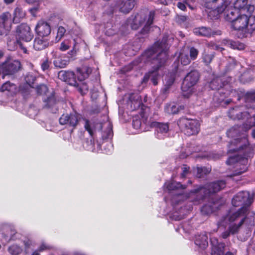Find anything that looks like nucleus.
Listing matches in <instances>:
<instances>
[{
  "label": "nucleus",
  "instance_id": "obj_25",
  "mask_svg": "<svg viewBox=\"0 0 255 255\" xmlns=\"http://www.w3.org/2000/svg\"><path fill=\"white\" fill-rule=\"evenodd\" d=\"M184 106L177 105L174 103L167 104L164 108L165 112L169 114H176L184 109Z\"/></svg>",
  "mask_w": 255,
  "mask_h": 255
},
{
  "label": "nucleus",
  "instance_id": "obj_13",
  "mask_svg": "<svg viewBox=\"0 0 255 255\" xmlns=\"http://www.w3.org/2000/svg\"><path fill=\"white\" fill-rule=\"evenodd\" d=\"M79 116L76 113L63 114L59 119L60 125L75 128L78 125Z\"/></svg>",
  "mask_w": 255,
  "mask_h": 255
},
{
  "label": "nucleus",
  "instance_id": "obj_45",
  "mask_svg": "<svg viewBox=\"0 0 255 255\" xmlns=\"http://www.w3.org/2000/svg\"><path fill=\"white\" fill-rule=\"evenodd\" d=\"M210 171V169L205 167H201L197 168V173L199 177H201L204 174H207Z\"/></svg>",
  "mask_w": 255,
  "mask_h": 255
},
{
  "label": "nucleus",
  "instance_id": "obj_37",
  "mask_svg": "<svg viewBox=\"0 0 255 255\" xmlns=\"http://www.w3.org/2000/svg\"><path fill=\"white\" fill-rule=\"evenodd\" d=\"M16 89V86L15 84L10 83V82H6L4 83L1 88L2 91H7L11 92H15Z\"/></svg>",
  "mask_w": 255,
  "mask_h": 255
},
{
  "label": "nucleus",
  "instance_id": "obj_34",
  "mask_svg": "<svg viewBox=\"0 0 255 255\" xmlns=\"http://www.w3.org/2000/svg\"><path fill=\"white\" fill-rule=\"evenodd\" d=\"M223 85L222 80L220 78L214 79L210 83V87L213 90H219Z\"/></svg>",
  "mask_w": 255,
  "mask_h": 255
},
{
  "label": "nucleus",
  "instance_id": "obj_12",
  "mask_svg": "<svg viewBox=\"0 0 255 255\" xmlns=\"http://www.w3.org/2000/svg\"><path fill=\"white\" fill-rule=\"evenodd\" d=\"M13 18L11 14L5 12L0 15V35H7L11 29Z\"/></svg>",
  "mask_w": 255,
  "mask_h": 255
},
{
  "label": "nucleus",
  "instance_id": "obj_2",
  "mask_svg": "<svg viewBox=\"0 0 255 255\" xmlns=\"http://www.w3.org/2000/svg\"><path fill=\"white\" fill-rule=\"evenodd\" d=\"M168 37L163 36L161 42H157L150 48L146 50L137 60L133 62L134 65H138L142 61L144 63L150 62L152 67L157 71L162 66L167 59Z\"/></svg>",
  "mask_w": 255,
  "mask_h": 255
},
{
  "label": "nucleus",
  "instance_id": "obj_44",
  "mask_svg": "<svg viewBox=\"0 0 255 255\" xmlns=\"http://www.w3.org/2000/svg\"><path fill=\"white\" fill-rule=\"evenodd\" d=\"M36 92L40 95L46 94L48 92V88L44 84H40L36 88Z\"/></svg>",
  "mask_w": 255,
  "mask_h": 255
},
{
  "label": "nucleus",
  "instance_id": "obj_33",
  "mask_svg": "<svg viewBox=\"0 0 255 255\" xmlns=\"http://www.w3.org/2000/svg\"><path fill=\"white\" fill-rule=\"evenodd\" d=\"M69 60L66 59L63 56H60L56 58L53 61L55 67L58 68H64L69 63Z\"/></svg>",
  "mask_w": 255,
  "mask_h": 255
},
{
  "label": "nucleus",
  "instance_id": "obj_55",
  "mask_svg": "<svg viewBox=\"0 0 255 255\" xmlns=\"http://www.w3.org/2000/svg\"><path fill=\"white\" fill-rule=\"evenodd\" d=\"M181 169L182 173L181 174V176L182 178H184L189 171V167L187 166V165H184L181 167Z\"/></svg>",
  "mask_w": 255,
  "mask_h": 255
},
{
  "label": "nucleus",
  "instance_id": "obj_18",
  "mask_svg": "<svg viewBox=\"0 0 255 255\" xmlns=\"http://www.w3.org/2000/svg\"><path fill=\"white\" fill-rule=\"evenodd\" d=\"M58 77L69 85L78 86L75 74L72 71H60L58 74Z\"/></svg>",
  "mask_w": 255,
  "mask_h": 255
},
{
  "label": "nucleus",
  "instance_id": "obj_50",
  "mask_svg": "<svg viewBox=\"0 0 255 255\" xmlns=\"http://www.w3.org/2000/svg\"><path fill=\"white\" fill-rule=\"evenodd\" d=\"M198 50L194 47H191L190 49V57L192 60H195L198 55Z\"/></svg>",
  "mask_w": 255,
  "mask_h": 255
},
{
  "label": "nucleus",
  "instance_id": "obj_42",
  "mask_svg": "<svg viewBox=\"0 0 255 255\" xmlns=\"http://www.w3.org/2000/svg\"><path fill=\"white\" fill-rule=\"evenodd\" d=\"M165 87L164 89L165 92L167 91L169 87L172 85L174 83L175 78L173 75H171L169 77H167L165 79Z\"/></svg>",
  "mask_w": 255,
  "mask_h": 255
},
{
  "label": "nucleus",
  "instance_id": "obj_46",
  "mask_svg": "<svg viewBox=\"0 0 255 255\" xmlns=\"http://www.w3.org/2000/svg\"><path fill=\"white\" fill-rule=\"evenodd\" d=\"M130 99L131 100V104H134V108L139 107L140 106V97L138 95H136L133 98H132V96H130Z\"/></svg>",
  "mask_w": 255,
  "mask_h": 255
},
{
  "label": "nucleus",
  "instance_id": "obj_43",
  "mask_svg": "<svg viewBox=\"0 0 255 255\" xmlns=\"http://www.w3.org/2000/svg\"><path fill=\"white\" fill-rule=\"evenodd\" d=\"M244 223H239L238 224H235L231 225L229 227V229L230 231V233H231V234L234 235V234L237 233L238 232L240 227L242 226V225Z\"/></svg>",
  "mask_w": 255,
  "mask_h": 255
},
{
  "label": "nucleus",
  "instance_id": "obj_20",
  "mask_svg": "<svg viewBox=\"0 0 255 255\" xmlns=\"http://www.w3.org/2000/svg\"><path fill=\"white\" fill-rule=\"evenodd\" d=\"M155 134L159 139L163 138L169 130V126L167 123H155Z\"/></svg>",
  "mask_w": 255,
  "mask_h": 255
},
{
  "label": "nucleus",
  "instance_id": "obj_59",
  "mask_svg": "<svg viewBox=\"0 0 255 255\" xmlns=\"http://www.w3.org/2000/svg\"><path fill=\"white\" fill-rule=\"evenodd\" d=\"M17 42V44L19 45V47L22 50L23 52L24 53H27V50L26 48L23 45L22 42L18 41Z\"/></svg>",
  "mask_w": 255,
  "mask_h": 255
},
{
  "label": "nucleus",
  "instance_id": "obj_57",
  "mask_svg": "<svg viewBox=\"0 0 255 255\" xmlns=\"http://www.w3.org/2000/svg\"><path fill=\"white\" fill-rule=\"evenodd\" d=\"M70 46L66 43V41H64L61 43L60 49L62 51H65L69 48Z\"/></svg>",
  "mask_w": 255,
  "mask_h": 255
},
{
  "label": "nucleus",
  "instance_id": "obj_64",
  "mask_svg": "<svg viewBox=\"0 0 255 255\" xmlns=\"http://www.w3.org/2000/svg\"><path fill=\"white\" fill-rule=\"evenodd\" d=\"M26 1L29 3H34L35 2H38L40 0H25Z\"/></svg>",
  "mask_w": 255,
  "mask_h": 255
},
{
  "label": "nucleus",
  "instance_id": "obj_52",
  "mask_svg": "<svg viewBox=\"0 0 255 255\" xmlns=\"http://www.w3.org/2000/svg\"><path fill=\"white\" fill-rule=\"evenodd\" d=\"M51 62L47 58L44 60L41 64V68L43 71L48 70L49 68Z\"/></svg>",
  "mask_w": 255,
  "mask_h": 255
},
{
  "label": "nucleus",
  "instance_id": "obj_19",
  "mask_svg": "<svg viewBox=\"0 0 255 255\" xmlns=\"http://www.w3.org/2000/svg\"><path fill=\"white\" fill-rule=\"evenodd\" d=\"M35 31L37 34L40 36H47L51 32V27L47 22L40 21L36 25Z\"/></svg>",
  "mask_w": 255,
  "mask_h": 255
},
{
  "label": "nucleus",
  "instance_id": "obj_16",
  "mask_svg": "<svg viewBox=\"0 0 255 255\" xmlns=\"http://www.w3.org/2000/svg\"><path fill=\"white\" fill-rule=\"evenodd\" d=\"M206 7L216 11L218 14L221 13L225 10L227 4L225 0H207Z\"/></svg>",
  "mask_w": 255,
  "mask_h": 255
},
{
  "label": "nucleus",
  "instance_id": "obj_47",
  "mask_svg": "<svg viewBox=\"0 0 255 255\" xmlns=\"http://www.w3.org/2000/svg\"><path fill=\"white\" fill-rule=\"evenodd\" d=\"M36 78L32 74H28L25 77V81L26 83L30 86L33 87L32 85L34 84Z\"/></svg>",
  "mask_w": 255,
  "mask_h": 255
},
{
  "label": "nucleus",
  "instance_id": "obj_35",
  "mask_svg": "<svg viewBox=\"0 0 255 255\" xmlns=\"http://www.w3.org/2000/svg\"><path fill=\"white\" fill-rule=\"evenodd\" d=\"M113 136L112 127L110 123L107 124V130L102 134V138L103 140H108L111 139Z\"/></svg>",
  "mask_w": 255,
  "mask_h": 255
},
{
  "label": "nucleus",
  "instance_id": "obj_27",
  "mask_svg": "<svg viewBox=\"0 0 255 255\" xmlns=\"http://www.w3.org/2000/svg\"><path fill=\"white\" fill-rule=\"evenodd\" d=\"M43 101L45 103V106L47 108L53 107L57 102L54 92L48 93V94L44 97Z\"/></svg>",
  "mask_w": 255,
  "mask_h": 255
},
{
  "label": "nucleus",
  "instance_id": "obj_15",
  "mask_svg": "<svg viewBox=\"0 0 255 255\" xmlns=\"http://www.w3.org/2000/svg\"><path fill=\"white\" fill-rule=\"evenodd\" d=\"M20 68V63L18 60L9 61L2 65V71L5 75H12Z\"/></svg>",
  "mask_w": 255,
  "mask_h": 255
},
{
  "label": "nucleus",
  "instance_id": "obj_23",
  "mask_svg": "<svg viewBox=\"0 0 255 255\" xmlns=\"http://www.w3.org/2000/svg\"><path fill=\"white\" fill-rule=\"evenodd\" d=\"M49 45L48 41L43 38L36 37L33 41V48L35 50H42Z\"/></svg>",
  "mask_w": 255,
  "mask_h": 255
},
{
  "label": "nucleus",
  "instance_id": "obj_63",
  "mask_svg": "<svg viewBox=\"0 0 255 255\" xmlns=\"http://www.w3.org/2000/svg\"><path fill=\"white\" fill-rule=\"evenodd\" d=\"M47 249H49V247L45 244H42L39 249V251H42Z\"/></svg>",
  "mask_w": 255,
  "mask_h": 255
},
{
  "label": "nucleus",
  "instance_id": "obj_28",
  "mask_svg": "<svg viewBox=\"0 0 255 255\" xmlns=\"http://www.w3.org/2000/svg\"><path fill=\"white\" fill-rule=\"evenodd\" d=\"M194 33L197 35L206 37H210L214 34V32L210 28L207 27H201L195 28L194 29Z\"/></svg>",
  "mask_w": 255,
  "mask_h": 255
},
{
  "label": "nucleus",
  "instance_id": "obj_54",
  "mask_svg": "<svg viewBox=\"0 0 255 255\" xmlns=\"http://www.w3.org/2000/svg\"><path fill=\"white\" fill-rule=\"evenodd\" d=\"M186 5H188L190 9H193V7L191 6L190 4H189L186 1L183 3L181 2H178L177 5V7L182 10H185L186 8Z\"/></svg>",
  "mask_w": 255,
  "mask_h": 255
},
{
  "label": "nucleus",
  "instance_id": "obj_36",
  "mask_svg": "<svg viewBox=\"0 0 255 255\" xmlns=\"http://www.w3.org/2000/svg\"><path fill=\"white\" fill-rule=\"evenodd\" d=\"M215 204L212 203H209L204 205L201 210L202 214L209 215L212 213L215 210Z\"/></svg>",
  "mask_w": 255,
  "mask_h": 255
},
{
  "label": "nucleus",
  "instance_id": "obj_40",
  "mask_svg": "<svg viewBox=\"0 0 255 255\" xmlns=\"http://www.w3.org/2000/svg\"><path fill=\"white\" fill-rule=\"evenodd\" d=\"M178 61L181 65H187L190 63V58L188 54L181 53L178 56Z\"/></svg>",
  "mask_w": 255,
  "mask_h": 255
},
{
  "label": "nucleus",
  "instance_id": "obj_4",
  "mask_svg": "<svg viewBox=\"0 0 255 255\" xmlns=\"http://www.w3.org/2000/svg\"><path fill=\"white\" fill-rule=\"evenodd\" d=\"M232 26L235 30L241 31L244 36H247L255 30V17H248L246 14L240 15L232 23Z\"/></svg>",
  "mask_w": 255,
  "mask_h": 255
},
{
  "label": "nucleus",
  "instance_id": "obj_1",
  "mask_svg": "<svg viewBox=\"0 0 255 255\" xmlns=\"http://www.w3.org/2000/svg\"><path fill=\"white\" fill-rule=\"evenodd\" d=\"M226 186V182L223 180L213 182L204 186H199L191 190L188 195L178 194L171 198V202L173 205L179 204L181 201L188 199L190 202L197 205L201 203L206 197L215 194Z\"/></svg>",
  "mask_w": 255,
  "mask_h": 255
},
{
  "label": "nucleus",
  "instance_id": "obj_41",
  "mask_svg": "<svg viewBox=\"0 0 255 255\" xmlns=\"http://www.w3.org/2000/svg\"><path fill=\"white\" fill-rule=\"evenodd\" d=\"M22 249L16 245H12L8 248V252L12 255H19Z\"/></svg>",
  "mask_w": 255,
  "mask_h": 255
},
{
  "label": "nucleus",
  "instance_id": "obj_24",
  "mask_svg": "<svg viewBox=\"0 0 255 255\" xmlns=\"http://www.w3.org/2000/svg\"><path fill=\"white\" fill-rule=\"evenodd\" d=\"M195 244L202 249H206L208 245L207 234L204 233L196 237Z\"/></svg>",
  "mask_w": 255,
  "mask_h": 255
},
{
  "label": "nucleus",
  "instance_id": "obj_56",
  "mask_svg": "<svg viewBox=\"0 0 255 255\" xmlns=\"http://www.w3.org/2000/svg\"><path fill=\"white\" fill-rule=\"evenodd\" d=\"M187 212H188V211H186V213L184 212L182 215H178V213H175L173 215V219H174L176 221H179L184 218V215H186Z\"/></svg>",
  "mask_w": 255,
  "mask_h": 255
},
{
  "label": "nucleus",
  "instance_id": "obj_62",
  "mask_svg": "<svg viewBox=\"0 0 255 255\" xmlns=\"http://www.w3.org/2000/svg\"><path fill=\"white\" fill-rule=\"evenodd\" d=\"M37 10H38L37 7H33L30 8L29 10L31 12V14L34 16L35 13L37 11Z\"/></svg>",
  "mask_w": 255,
  "mask_h": 255
},
{
  "label": "nucleus",
  "instance_id": "obj_53",
  "mask_svg": "<svg viewBox=\"0 0 255 255\" xmlns=\"http://www.w3.org/2000/svg\"><path fill=\"white\" fill-rule=\"evenodd\" d=\"M65 31L66 30L63 27H59L57 30V35L56 36V38H58V40H60L64 35V33H65Z\"/></svg>",
  "mask_w": 255,
  "mask_h": 255
},
{
  "label": "nucleus",
  "instance_id": "obj_8",
  "mask_svg": "<svg viewBox=\"0 0 255 255\" xmlns=\"http://www.w3.org/2000/svg\"><path fill=\"white\" fill-rule=\"evenodd\" d=\"M178 125L188 136L197 134L199 131L200 124L196 120L182 118L178 121Z\"/></svg>",
  "mask_w": 255,
  "mask_h": 255
},
{
  "label": "nucleus",
  "instance_id": "obj_48",
  "mask_svg": "<svg viewBox=\"0 0 255 255\" xmlns=\"http://www.w3.org/2000/svg\"><path fill=\"white\" fill-rule=\"evenodd\" d=\"M142 126L141 120L136 117L133 118L132 121V126L134 128L138 129H140Z\"/></svg>",
  "mask_w": 255,
  "mask_h": 255
},
{
  "label": "nucleus",
  "instance_id": "obj_21",
  "mask_svg": "<svg viewBox=\"0 0 255 255\" xmlns=\"http://www.w3.org/2000/svg\"><path fill=\"white\" fill-rule=\"evenodd\" d=\"M125 0H120L117 2L116 6L119 8L120 10L124 13H128L131 10L135 5V1L134 0H128L124 2Z\"/></svg>",
  "mask_w": 255,
  "mask_h": 255
},
{
  "label": "nucleus",
  "instance_id": "obj_14",
  "mask_svg": "<svg viewBox=\"0 0 255 255\" xmlns=\"http://www.w3.org/2000/svg\"><path fill=\"white\" fill-rule=\"evenodd\" d=\"M212 246L211 255H225L224 251L225 245L224 243L219 242L217 239L213 238L211 239ZM225 255H234L231 252H227Z\"/></svg>",
  "mask_w": 255,
  "mask_h": 255
},
{
  "label": "nucleus",
  "instance_id": "obj_10",
  "mask_svg": "<svg viewBox=\"0 0 255 255\" xmlns=\"http://www.w3.org/2000/svg\"><path fill=\"white\" fill-rule=\"evenodd\" d=\"M238 156H232L230 157L229 159L226 161V163L228 165H231L236 162V167L237 169L234 172L231 176L239 175L245 172L248 170V159L243 158L239 161H238Z\"/></svg>",
  "mask_w": 255,
  "mask_h": 255
},
{
  "label": "nucleus",
  "instance_id": "obj_26",
  "mask_svg": "<svg viewBox=\"0 0 255 255\" xmlns=\"http://www.w3.org/2000/svg\"><path fill=\"white\" fill-rule=\"evenodd\" d=\"M92 70L90 68L84 66L77 69V76L78 80L82 81L87 78L91 73Z\"/></svg>",
  "mask_w": 255,
  "mask_h": 255
},
{
  "label": "nucleus",
  "instance_id": "obj_30",
  "mask_svg": "<svg viewBox=\"0 0 255 255\" xmlns=\"http://www.w3.org/2000/svg\"><path fill=\"white\" fill-rule=\"evenodd\" d=\"M164 186L169 192L176 190L180 188L184 189L186 188V186L185 185H182L180 182H177L173 181L166 182L164 184Z\"/></svg>",
  "mask_w": 255,
  "mask_h": 255
},
{
  "label": "nucleus",
  "instance_id": "obj_58",
  "mask_svg": "<svg viewBox=\"0 0 255 255\" xmlns=\"http://www.w3.org/2000/svg\"><path fill=\"white\" fill-rule=\"evenodd\" d=\"M230 235H232V234H231V233H230V231L229 229H228V230L224 232L222 234V237L224 239H227L228 237L230 236Z\"/></svg>",
  "mask_w": 255,
  "mask_h": 255
},
{
  "label": "nucleus",
  "instance_id": "obj_22",
  "mask_svg": "<svg viewBox=\"0 0 255 255\" xmlns=\"http://www.w3.org/2000/svg\"><path fill=\"white\" fill-rule=\"evenodd\" d=\"M239 11L234 7L228 8L225 12V18L232 23L239 17Z\"/></svg>",
  "mask_w": 255,
  "mask_h": 255
},
{
  "label": "nucleus",
  "instance_id": "obj_7",
  "mask_svg": "<svg viewBox=\"0 0 255 255\" xmlns=\"http://www.w3.org/2000/svg\"><path fill=\"white\" fill-rule=\"evenodd\" d=\"M199 77V74L197 70H192L186 75L181 87L184 97H190L192 92V87L197 83Z\"/></svg>",
  "mask_w": 255,
  "mask_h": 255
},
{
  "label": "nucleus",
  "instance_id": "obj_29",
  "mask_svg": "<svg viewBox=\"0 0 255 255\" xmlns=\"http://www.w3.org/2000/svg\"><path fill=\"white\" fill-rule=\"evenodd\" d=\"M215 56V53L209 50H205L202 55V60L205 65L208 66L212 61Z\"/></svg>",
  "mask_w": 255,
  "mask_h": 255
},
{
  "label": "nucleus",
  "instance_id": "obj_11",
  "mask_svg": "<svg viewBox=\"0 0 255 255\" xmlns=\"http://www.w3.org/2000/svg\"><path fill=\"white\" fill-rule=\"evenodd\" d=\"M16 36L17 42H28L31 40L33 35L30 27L25 23H22L17 27Z\"/></svg>",
  "mask_w": 255,
  "mask_h": 255
},
{
  "label": "nucleus",
  "instance_id": "obj_32",
  "mask_svg": "<svg viewBox=\"0 0 255 255\" xmlns=\"http://www.w3.org/2000/svg\"><path fill=\"white\" fill-rule=\"evenodd\" d=\"M248 99L252 101L250 105H247L248 111L250 112V118L253 117V114H255V92L249 94Z\"/></svg>",
  "mask_w": 255,
  "mask_h": 255
},
{
  "label": "nucleus",
  "instance_id": "obj_38",
  "mask_svg": "<svg viewBox=\"0 0 255 255\" xmlns=\"http://www.w3.org/2000/svg\"><path fill=\"white\" fill-rule=\"evenodd\" d=\"M25 16V12L22 11V10L19 7H17L15 9L14 12V16L12 17L13 22H18L19 19L21 18L24 17Z\"/></svg>",
  "mask_w": 255,
  "mask_h": 255
},
{
  "label": "nucleus",
  "instance_id": "obj_3",
  "mask_svg": "<svg viewBox=\"0 0 255 255\" xmlns=\"http://www.w3.org/2000/svg\"><path fill=\"white\" fill-rule=\"evenodd\" d=\"M244 130L242 126H235L229 129L227 134L229 137L233 138L234 139L230 142L229 152H234L243 149L247 145L248 140L246 136L239 138L241 132Z\"/></svg>",
  "mask_w": 255,
  "mask_h": 255
},
{
  "label": "nucleus",
  "instance_id": "obj_51",
  "mask_svg": "<svg viewBox=\"0 0 255 255\" xmlns=\"http://www.w3.org/2000/svg\"><path fill=\"white\" fill-rule=\"evenodd\" d=\"M85 123L84 125V127L86 130H87L90 134V135L92 136L93 134V129L92 127L91 124L90 123L89 120H85Z\"/></svg>",
  "mask_w": 255,
  "mask_h": 255
},
{
  "label": "nucleus",
  "instance_id": "obj_6",
  "mask_svg": "<svg viewBox=\"0 0 255 255\" xmlns=\"http://www.w3.org/2000/svg\"><path fill=\"white\" fill-rule=\"evenodd\" d=\"M249 212L246 207L240 208L237 210H230L227 215L223 217L220 224L224 226L225 224L240 220L239 223H244Z\"/></svg>",
  "mask_w": 255,
  "mask_h": 255
},
{
  "label": "nucleus",
  "instance_id": "obj_39",
  "mask_svg": "<svg viewBox=\"0 0 255 255\" xmlns=\"http://www.w3.org/2000/svg\"><path fill=\"white\" fill-rule=\"evenodd\" d=\"M248 0H237L234 3V7L239 11L247 8Z\"/></svg>",
  "mask_w": 255,
  "mask_h": 255
},
{
  "label": "nucleus",
  "instance_id": "obj_61",
  "mask_svg": "<svg viewBox=\"0 0 255 255\" xmlns=\"http://www.w3.org/2000/svg\"><path fill=\"white\" fill-rule=\"evenodd\" d=\"M171 2V0H158V2L164 5H167Z\"/></svg>",
  "mask_w": 255,
  "mask_h": 255
},
{
  "label": "nucleus",
  "instance_id": "obj_60",
  "mask_svg": "<svg viewBox=\"0 0 255 255\" xmlns=\"http://www.w3.org/2000/svg\"><path fill=\"white\" fill-rule=\"evenodd\" d=\"M24 244L25 247V250L27 251L28 249L29 248L30 246L31 245V242L29 240L24 241Z\"/></svg>",
  "mask_w": 255,
  "mask_h": 255
},
{
  "label": "nucleus",
  "instance_id": "obj_17",
  "mask_svg": "<svg viewBox=\"0 0 255 255\" xmlns=\"http://www.w3.org/2000/svg\"><path fill=\"white\" fill-rule=\"evenodd\" d=\"M243 107H236L230 109L228 112L229 117L233 120L249 119L250 112L248 110L243 112Z\"/></svg>",
  "mask_w": 255,
  "mask_h": 255
},
{
  "label": "nucleus",
  "instance_id": "obj_31",
  "mask_svg": "<svg viewBox=\"0 0 255 255\" xmlns=\"http://www.w3.org/2000/svg\"><path fill=\"white\" fill-rule=\"evenodd\" d=\"M225 44L226 45L232 49L239 50H243L245 47V45L244 43L232 40H225Z\"/></svg>",
  "mask_w": 255,
  "mask_h": 255
},
{
  "label": "nucleus",
  "instance_id": "obj_5",
  "mask_svg": "<svg viewBox=\"0 0 255 255\" xmlns=\"http://www.w3.org/2000/svg\"><path fill=\"white\" fill-rule=\"evenodd\" d=\"M155 15V11H150L148 16L142 13H137L135 15L131 23V28L133 30L137 29L140 26H143L142 33H147L149 30V26L152 24Z\"/></svg>",
  "mask_w": 255,
  "mask_h": 255
},
{
  "label": "nucleus",
  "instance_id": "obj_9",
  "mask_svg": "<svg viewBox=\"0 0 255 255\" xmlns=\"http://www.w3.org/2000/svg\"><path fill=\"white\" fill-rule=\"evenodd\" d=\"M254 201V195L248 191L238 192L232 199V205L235 207L241 206V208L246 207L248 212L250 211V206Z\"/></svg>",
  "mask_w": 255,
  "mask_h": 255
},
{
  "label": "nucleus",
  "instance_id": "obj_49",
  "mask_svg": "<svg viewBox=\"0 0 255 255\" xmlns=\"http://www.w3.org/2000/svg\"><path fill=\"white\" fill-rule=\"evenodd\" d=\"M149 77L151 78V81L154 85H156L158 84V78L159 77L158 75L156 72L152 71L150 73Z\"/></svg>",
  "mask_w": 255,
  "mask_h": 255
}]
</instances>
